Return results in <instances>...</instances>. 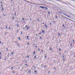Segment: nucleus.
Listing matches in <instances>:
<instances>
[{
	"label": "nucleus",
	"mask_w": 75,
	"mask_h": 75,
	"mask_svg": "<svg viewBox=\"0 0 75 75\" xmlns=\"http://www.w3.org/2000/svg\"><path fill=\"white\" fill-rule=\"evenodd\" d=\"M27 1V2H28V1Z\"/></svg>",
	"instance_id": "58"
},
{
	"label": "nucleus",
	"mask_w": 75,
	"mask_h": 75,
	"mask_svg": "<svg viewBox=\"0 0 75 75\" xmlns=\"http://www.w3.org/2000/svg\"><path fill=\"white\" fill-rule=\"evenodd\" d=\"M65 57V55H64L63 57H62V58H64V57Z\"/></svg>",
	"instance_id": "14"
},
{
	"label": "nucleus",
	"mask_w": 75,
	"mask_h": 75,
	"mask_svg": "<svg viewBox=\"0 0 75 75\" xmlns=\"http://www.w3.org/2000/svg\"><path fill=\"white\" fill-rule=\"evenodd\" d=\"M31 18H30V21H31Z\"/></svg>",
	"instance_id": "51"
},
{
	"label": "nucleus",
	"mask_w": 75,
	"mask_h": 75,
	"mask_svg": "<svg viewBox=\"0 0 75 75\" xmlns=\"http://www.w3.org/2000/svg\"><path fill=\"white\" fill-rule=\"evenodd\" d=\"M45 58H47V56H45Z\"/></svg>",
	"instance_id": "33"
},
{
	"label": "nucleus",
	"mask_w": 75,
	"mask_h": 75,
	"mask_svg": "<svg viewBox=\"0 0 75 75\" xmlns=\"http://www.w3.org/2000/svg\"><path fill=\"white\" fill-rule=\"evenodd\" d=\"M6 50H7V51H8V49H7V48H6Z\"/></svg>",
	"instance_id": "46"
},
{
	"label": "nucleus",
	"mask_w": 75,
	"mask_h": 75,
	"mask_svg": "<svg viewBox=\"0 0 75 75\" xmlns=\"http://www.w3.org/2000/svg\"><path fill=\"white\" fill-rule=\"evenodd\" d=\"M45 27L46 28H47V25H45Z\"/></svg>",
	"instance_id": "6"
},
{
	"label": "nucleus",
	"mask_w": 75,
	"mask_h": 75,
	"mask_svg": "<svg viewBox=\"0 0 75 75\" xmlns=\"http://www.w3.org/2000/svg\"><path fill=\"white\" fill-rule=\"evenodd\" d=\"M27 44L28 45H29V43H28Z\"/></svg>",
	"instance_id": "36"
},
{
	"label": "nucleus",
	"mask_w": 75,
	"mask_h": 75,
	"mask_svg": "<svg viewBox=\"0 0 75 75\" xmlns=\"http://www.w3.org/2000/svg\"><path fill=\"white\" fill-rule=\"evenodd\" d=\"M17 26L18 27V25L17 24Z\"/></svg>",
	"instance_id": "43"
},
{
	"label": "nucleus",
	"mask_w": 75,
	"mask_h": 75,
	"mask_svg": "<svg viewBox=\"0 0 75 75\" xmlns=\"http://www.w3.org/2000/svg\"><path fill=\"white\" fill-rule=\"evenodd\" d=\"M1 52H0V55H1Z\"/></svg>",
	"instance_id": "23"
},
{
	"label": "nucleus",
	"mask_w": 75,
	"mask_h": 75,
	"mask_svg": "<svg viewBox=\"0 0 75 75\" xmlns=\"http://www.w3.org/2000/svg\"><path fill=\"white\" fill-rule=\"evenodd\" d=\"M9 29H10V30L11 29V28H10V27L9 28Z\"/></svg>",
	"instance_id": "29"
},
{
	"label": "nucleus",
	"mask_w": 75,
	"mask_h": 75,
	"mask_svg": "<svg viewBox=\"0 0 75 75\" xmlns=\"http://www.w3.org/2000/svg\"><path fill=\"white\" fill-rule=\"evenodd\" d=\"M37 46H35V48H37Z\"/></svg>",
	"instance_id": "27"
},
{
	"label": "nucleus",
	"mask_w": 75,
	"mask_h": 75,
	"mask_svg": "<svg viewBox=\"0 0 75 75\" xmlns=\"http://www.w3.org/2000/svg\"><path fill=\"white\" fill-rule=\"evenodd\" d=\"M4 16H5V15H4Z\"/></svg>",
	"instance_id": "61"
},
{
	"label": "nucleus",
	"mask_w": 75,
	"mask_h": 75,
	"mask_svg": "<svg viewBox=\"0 0 75 75\" xmlns=\"http://www.w3.org/2000/svg\"><path fill=\"white\" fill-rule=\"evenodd\" d=\"M38 21H39V19H38Z\"/></svg>",
	"instance_id": "60"
},
{
	"label": "nucleus",
	"mask_w": 75,
	"mask_h": 75,
	"mask_svg": "<svg viewBox=\"0 0 75 75\" xmlns=\"http://www.w3.org/2000/svg\"><path fill=\"white\" fill-rule=\"evenodd\" d=\"M27 58H29V56H27Z\"/></svg>",
	"instance_id": "18"
},
{
	"label": "nucleus",
	"mask_w": 75,
	"mask_h": 75,
	"mask_svg": "<svg viewBox=\"0 0 75 75\" xmlns=\"http://www.w3.org/2000/svg\"><path fill=\"white\" fill-rule=\"evenodd\" d=\"M23 30H24V29H25V28H23Z\"/></svg>",
	"instance_id": "34"
},
{
	"label": "nucleus",
	"mask_w": 75,
	"mask_h": 75,
	"mask_svg": "<svg viewBox=\"0 0 75 75\" xmlns=\"http://www.w3.org/2000/svg\"><path fill=\"white\" fill-rule=\"evenodd\" d=\"M59 13H61V12H59Z\"/></svg>",
	"instance_id": "25"
},
{
	"label": "nucleus",
	"mask_w": 75,
	"mask_h": 75,
	"mask_svg": "<svg viewBox=\"0 0 75 75\" xmlns=\"http://www.w3.org/2000/svg\"><path fill=\"white\" fill-rule=\"evenodd\" d=\"M37 71H35L34 72V73H35V72H37Z\"/></svg>",
	"instance_id": "12"
},
{
	"label": "nucleus",
	"mask_w": 75,
	"mask_h": 75,
	"mask_svg": "<svg viewBox=\"0 0 75 75\" xmlns=\"http://www.w3.org/2000/svg\"><path fill=\"white\" fill-rule=\"evenodd\" d=\"M73 42H74V40H73Z\"/></svg>",
	"instance_id": "24"
},
{
	"label": "nucleus",
	"mask_w": 75,
	"mask_h": 75,
	"mask_svg": "<svg viewBox=\"0 0 75 75\" xmlns=\"http://www.w3.org/2000/svg\"><path fill=\"white\" fill-rule=\"evenodd\" d=\"M17 33H18V30H17Z\"/></svg>",
	"instance_id": "15"
},
{
	"label": "nucleus",
	"mask_w": 75,
	"mask_h": 75,
	"mask_svg": "<svg viewBox=\"0 0 75 75\" xmlns=\"http://www.w3.org/2000/svg\"><path fill=\"white\" fill-rule=\"evenodd\" d=\"M36 36H37V34H36Z\"/></svg>",
	"instance_id": "54"
},
{
	"label": "nucleus",
	"mask_w": 75,
	"mask_h": 75,
	"mask_svg": "<svg viewBox=\"0 0 75 75\" xmlns=\"http://www.w3.org/2000/svg\"><path fill=\"white\" fill-rule=\"evenodd\" d=\"M1 42L0 41V44H1Z\"/></svg>",
	"instance_id": "42"
},
{
	"label": "nucleus",
	"mask_w": 75,
	"mask_h": 75,
	"mask_svg": "<svg viewBox=\"0 0 75 75\" xmlns=\"http://www.w3.org/2000/svg\"><path fill=\"white\" fill-rule=\"evenodd\" d=\"M29 29V27H28L27 28V30H28Z\"/></svg>",
	"instance_id": "4"
},
{
	"label": "nucleus",
	"mask_w": 75,
	"mask_h": 75,
	"mask_svg": "<svg viewBox=\"0 0 75 75\" xmlns=\"http://www.w3.org/2000/svg\"><path fill=\"white\" fill-rule=\"evenodd\" d=\"M40 48H39L38 49V51H40Z\"/></svg>",
	"instance_id": "9"
},
{
	"label": "nucleus",
	"mask_w": 75,
	"mask_h": 75,
	"mask_svg": "<svg viewBox=\"0 0 75 75\" xmlns=\"http://www.w3.org/2000/svg\"><path fill=\"white\" fill-rule=\"evenodd\" d=\"M41 51H42V52L43 51V50H42Z\"/></svg>",
	"instance_id": "28"
},
{
	"label": "nucleus",
	"mask_w": 75,
	"mask_h": 75,
	"mask_svg": "<svg viewBox=\"0 0 75 75\" xmlns=\"http://www.w3.org/2000/svg\"><path fill=\"white\" fill-rule=\"evenodd\" d=\"M35 51H34V53H33V55H34V54H35Z\"/></svg>",
	"instance_id": "3"
},
{
	"label": "nucleus",
	"mask_w": 75,
	"mask_h": 75,
	"mask_svg": "<svg viewBox=\"0 0 75 75\" xmlns=\"http://www.w3.org/2000/svg\"><path fill=\"white\" fill-rule=\"evenodd\" d=\"M7 28H8L7 26H6V29Z\"/></svg>",
	"instance_id": "31"
},
{
	"label": "nucleus",
	"mask_w": 75,
	"mask_h": 75,
	"mask_svg": "<svg viewBox=\"0 0 75 75\" xmlns=\"http://www.w3.org/2000/svg\"><path fill=\"white\" fill-rule=\"evenodd\" d=\"M25 27H27V25H26L25 26Z\"/></svg>",
	"instance_id": "55"
},
{
	"label": "nucleus",
	"mask_w": 75,
	"mask_h": 75,
	"mask_svg": "<svg viewBox=\"0 0 75 75\" xmlns=\"http://www.w3.org/2000/svg\"><path fill=\"white\" fill-rule=\"evenodd\" d=\"M21 34H23V32H21Z\"/></svg>",
	"instance_id": "26"
},
{
	"label": "nucleus",
	"mask_w": 75,
	"mask_h": 75,
	"mask_svg": "<svg viewBox=\"0 0 75 75\" xmlns=\"http://www.w3.org/2000/svg\"><path fill=\"white\" fill-rule=\"evenodd\" d=\"M64 26H65V25H63V27H64Z\"/></svg>",
	"instance_id": "41"
},
{
	"label": "nucleus",
	"mask_w": 75,
	"mask_h": 75,
	"mask_svg": "<svg viewBox=\"0 0 75 75\" xmlns=\"http://www.w3.org/2000/svg\"><path fill=\"white\" fill-rule=\"evenodd\" d=\"M59 51H61V49H60V48H59Z\"/></svg>",
	"instance_id": "7"
},
{
	"label": "nucleus",
	"mask_w": 75,
	"mask_h": 75,
	"mask_svg": "<svg viewBox=\"0 0 75 75\" xmlns=\"http://www.w3.org/2000/svg\"><path fill=\"white\" fill-rule=\"evenodd\" d=\"M18 40H20V38H18Z\"/></svg>",
	"instance_id": "38"
},
{
	"label": "nucleus",
	"mask_w": 75,
	"mask_h": 75,
	"mask_svg": "<svg viewBox=\"0 0 75 75\" xmlns=\"http://www.w3.org/2000/svg\"><path fill=\"white\" fill-rule=\"evenodd\" d=\"M14 71H13V73H14Z\"/></svg>",
	"instance_id": "59"
},
{
	"label": "nucleus",
	"mask_w": 75,
	"mask_h": 75,
	"mask_svg": "<svg viewBox=\"0 0 75 75\" xmlns=\"http://www.w3.org/2000/svg\"><path fill=\"white\" fill-rule=\"evenodd\" d=\"M14 18V17H13L12 18L13 20Z\"/></svg>",
	"instance_id": "19"
},
{
	"label": "nucleus",
	"mask_w": 75,
	"mask_h": 75,
	"mask_svg": "<svg viewBox=\"0 0 75 75\" xmlns=\"http://www.w3.org/2000/svg\"><path fill=\"white\" fill-rule=\"evenodd\" d=\"M1 59V56H0V59Z\"/></svg>",
	"instance_id": "20"
},
{
	"label": "nucleus",
	"mask_w": 75,
	"mask_h": 75,
	"mask_svg": "<svg viewBox=\"0 0 75 75\" xmlns=\"http://www.w3.org/2000/svg\"><path fill=\"white\" fill-rule=\"evenodd\" d=\"M55 17L56 18H57V16H55Z\"/></svg>",
	"instance_id": "22"
},
{
	"label": "nucleus",
	"mask_w": 75,
	"mask_h": 75,
	"mask_svg": "<svg viewBox=\"0 0 75 75\" xmlns=\"http://www.w3.org/2000/svg\"><path fill=\"white\" fill-rule=\"evenodd\" d=\"M45 67H46V65H45Z\"/></svg>",
	"instance_id": "56"
},
{
	"label": "nucleus",
	"mask_w": 75,
	"mask_h": 75,
	"mask_svg": "<svg viewBox=\"0 0 75 75\" xmlns=\"http://www.w3.org/2000/svg\"><path fill=\"white\" fill-rule=\"evenodd\" d=\"M39 34H40V35L41 34V33H39Z\"/></svg>",
	"instance_id": "52"
},
{
	"label": "nucleus",
	"mask_w": 75,
	"mask_h": 75,
	"mask_svg": "<svg viewBox=\"0 0 75 75\" xmlns=\"http://www.w3.org/2000/svg\"><path fill=\"white\" fill-rule=\"evenodd\" d=\"M48 14H50V12H48Z\"/></svg>",
	"instance_id": "32"
},
{
	"label": "nucleus",
	"mask_w": 75,
	"mask_h": 75,
	"mask_svg": "<svg viewBox=\"0 0 75 75\" xmlns=\"http://www.w3.org/2000/svg\"><path fill=\"white\" fill-rule=\"evenodd\" d=\"M15 16H16V13H15Z\"/></svg>",
	"instance_id": "30"
},
{
	"label": "nucleus",
	"mask_w": 75,
	"mask_h": 75,
	"mask_svg": "<svg viewBox=\"0 0 75 75\" xmlns=\"http://www.w3.org/2000/svg\"><path fill=\"white\" fill-rule=\"evenodd\" d=\"M2 10H3H3H4V9H3V7H2Z\"/></svg>",
	"instance_id": "8"
},
{
	"label": "nucleus",
	"mask_w": 75,
	"mask_h": 75,
	"mask_svg": "<svg viewBox=\"0 0 75 75\" xmlns=\"http://www.w3.org/2000/svg\"><path fill=\"white\" fill-rule=\"evenodd\" d=\"M64 15H65V16H66L67 17H69V18H70V16H67V15L66 14L64 13Z\"/></svg>",
	"instance_id": "2"
},
{
	"label": "nucleus",
	"mask_w": 75,
	"mask_h": 75,
	"mask_svg": "<svg viewBox=\"0 0 75 75\" xmlns=\"http://www.w3.org/2000/svg\"><path fill=\"white\" fill-rule=\"evenodd\" d=\"M37 57H36V56H35L34 57V58H36Z\"/></svg>",
	"instance_id": "17"
},
{
	"label": "nucleus",
	"mask_w": 75,
	"mask_h": 75,
	"mask_svg": "<svg viewBox=\"0 0 75 75\" xmlns=\"http://www.w3.org/2000/svg\"><path fill=\"white\" fill-rule=\"evenodd\" d=\"M66 18V19H68V20H69V19L68 18Z\"/></svg>",
	"instance_id": "16"
},
{
	"label": "nucleus",
	"mask_w": 75,
	"mask_h": 75,
	"mask_svg": "<svg viewBox=\"0 0 75 75\" xmlns=\"http://www.w3.org/2000/svg\"><path fill=\"white\" fill-rule=\"evenodd\" d=\"M42 24H44V22H43V23H42Z\"/></svg>",
	"instance_id": "48"
},
{
	"label": "nucleus",
	"mask_w": 75,
	"mask_h": 75,
	"mask_svg": "<svg viewBox=\"0 0 75 75\" xmlns=\"http://www.w3.org/2000/svg\"><path fill=\"white\" fill-rule=\"evenodd\" d=\"M72 43H71V45H70V46L71 47H72Z\"/></svg>",
	"instance_id": "11"
},
{
	"label": "nucleus",
	"mask_w": 75,
	"mask_h": 75,
	"mask_svg": "<svg viewBox=\"0 0 75 75\" xmlns=\"http://www.w3.org/2000/svg\"><path fill=\"white\" fill-rule=\"evenodd\" d=\"M61 53H59V55H61Z\"/></svg>",
	"instance_id": "44"
},
{
	"label": "nucleus",
	"mask_w": 75,
	"mask_h": 75,
	"mask_svg": "<svg viewBox=\"0 0 75 75\" xmlns=\"http://www.w3.org/2000/svg\"><path fill=\"white\" fill-rule=\"evenodd\" d=\"M59 35H60V33L59 34Z\"/></svg>",
	"instance_id": "50"
},
{
	"label": "nucleus",
	"mask_w": 75,
	"mask_h": 75,
	"mask_svg": "<svg viewBox=\"0 0 75 75\" xmlns=\"http://www.w3.org/2000/svg\"><path fill=\"white\" fill-rule=\"evenodd\" d=\"M11 68H12V69H13V67H11Z\"/></svg>",
	"instance_id": "40"
},
{
	"label": "nucleus",
	"mask_w": 75,
	"mask_h": 75,
	"mask_svg": "<svg viewBox=\"0 0 75 75\" xmlns=\"http://www.w3.org/2000/svg\"><path fill=\"white\" fill-rule=\"evenodd\" d=\"M1 7H3V4H2V5H1Z\"/></svg>",
	"instance_id": "45"
},
{
	"label": "nucleus",
	"mask_w": 75,
	"mask_h": 75,
	"mask_svg": "<svg viewBox=\"0 0 75 75\" xmlns=\"http://www.w3.org/2000/svg\"><path fill=\"white\" fill-rule=\"evenodd\" d=\"M33 67H34V68H35V66H33Z\"/></svg>",
	"instance_id": "47"
},
{
	"label": "nucleus",
	"mask_w": 75,
	"mask_h": 75,
	"mask_svg": "<svg viewBox=\"0 0 75 75\" xmlns=\"http://www.w3.org/2000/svg\"><path fill=\"white\" fill-rule=\"evenodd\" d=\"M29 37V36H27V38L28 39V38Z\"/></svg>",
	"instance_id": "13"
},
{
	"label": "nucleus",
	"mask_w": 75,
	"mask_h": 75,
	"mask_svg": "<svg viewBox=\"0 0 75 75\" xmlns=\"http://www.w3.org/2000/svg\"><path fill=\"white\" fill-rule=\"evenodd\" d=\"M50 51H52V48H51V47L50 48Z\"/></svg>",
	"instance_id": "5"
},
{
	"label": "nucleus",
	"mask_w": 75,
	"mask_h": 75,
	"mask_svg": "<svg viewBox=\"0 0 75 75\" xmlns=\"http://www.w3.org/2000/svg\"><path fill=\"white\" fill-rule=\"evenodd\" d=\"M54 68L55 69V68L54 67Z\"/></svg>",
	"instance_id": "63"
},
{
	"label": "nucleus",
	"mask_w": 75,
	"mask_h": 75,
	"mask_svg": "<svg viewBox=\"0 0 75 75\" xmlns=\"http://www.w3.org/2000/svg\"><path fill=\"white\" fill-rule=\"evenodd\" d=\"M8 55H9V53L8 54Z\"/></svg>",
	"instance_id": "57"
},
{
	"label": "nucleus",
	"mask_w": 75,
	"mask_h": 75,
	"mask_svg": "<svg viewBox=\"0 0 75 75\" xmlns=\"http://www.w3.org/2000/svg\"><path fill=\"white\" fill-rule=\"evenodd\" d=\"M1 29H3V28H1Z\"/></svg>",
	"instance_id": "62"
},
{
	"label": "nucleus",
	"mask_w": 75,
	"mask_h": 75,
	"mask_svg": "<svg viewBox=\"0 0 75 75\" xmlns=\"http://www.w3.org/2000/svg\"><path fill=\"white\" fill-rule=\"evenodd\" d=\"M63 61H65V59H63Z\"/></svg>",
	"instance_id": "49"
},
{
	"label": "nucleus",
	"mask_w": 75,
	"mask_h": 75,
	"mask_svg": "<svg viewBox=\"0 0 75 75\" xmlns=\"http://www.w3.org/2000/svg\"><path fill=\"white\" fill-rule=\"evenodd\" d=\"M39 7L41 8H46L47 10H48V8L47 7H45L40 6H39Z\"/></svg>",
	"instance_id": "1"
},
{
	"label": "nucleus",
	"mask_w": 75,
	"mask_h": 75,
	"mask_svg": "<svg viewBox=\"0 0 75 75\" xmlns=\"http://www.w3.org/2000/svg\"><path fill=\"white\" fill-rule=\"evenodd\" d=\"M1 4H2L3 3V2H2V1H1Z\"/></svg>",
	"instance_id": "37"
},
{
	"label": "nucleus",
	"mask_w": 75,
	"mask_h": 75,
	"mask_svg": "<svg viewBox=\"0 0 75 75\" xmlns=\"http://www.w3.org/2000/svg\"><path fill=\"white\" fill-rule=\"evenodd\" d=\"M25 65H26V66L27 65V64H25Z\"/></svg>",
	"instance_id": "53"
},
{
	"label": "nucleus",
	"mask_w": 75,
	"mask_h": 75,
	"mask_svg": "<svg viewBox=\"0 0 75 75\" xmlns=\"http://www.w3.org/2000/svg\"><path fill=\"white\" fill-rule=\"evenodd\" d=\"M42 65H43V64L41 65V66H42Z\"/></svg>",
	"instance_id": "64"
},
{
	"label": "nucleus",
	"mask_w": 75,
	"mask_h": 75,
	"mask_svg": "<svg viewBox=\"0 0 75 75\" xmlns=\"http://www.w3.org/2000/svg\"><path fill=\"white\" fill-rule=\"evenodd\" d=\"M40 38L41 39H42V38H41V37H40Z\"/></svg>",
	"instance_id": "39"
},
{
	"label": "nucleus",
	"mask_w": 75,
	"mask_h": 75,
	"mask_svg": "<svg viewBox=\"0 0 75 75\" xmlns=\"http://www.w3.org/2000/svg\"><path fill=\"white\" fill-rule=\"evenodd\" d=\"M13 54H14V52H12V53H11L12 55H13Z\"/></svg>",
	"instance_id": "10"
},
{
	"label": "nucleus",
	"mask_w": 75,
	"mask_h": 75,
	"mask_svg": "<svg viewBox=\"0 0 75 75\" xmlns=\"http://www.w3.org/2000/svg\"><path fill=\"white\" fill-rule=\"evenodd\" d=\"M42 33H44V31L43 30L42 31Z\"/></svg>",
	"instance_id": "21"
},
{
	"label": "nucleus",
	"mask_w": 75,
	"mask_h": 75,
	"mask_svg": "<svg viewBox=\"0 0 75 75\" xmlns=\"http://www.w3.org/2000/svg\"><path fill=\"white\" fill-rule=\"evenodd\" d=\"M22 20H24V18H23L22 19Z\"/></svg>",
	"instance_id": "35"
}]
</instances>
